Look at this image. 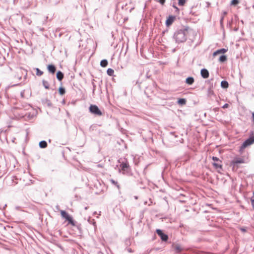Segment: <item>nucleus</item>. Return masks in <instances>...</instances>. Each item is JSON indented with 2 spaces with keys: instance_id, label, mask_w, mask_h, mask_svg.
Listing matches in <instances>:
<instances>
[{
  "instance_id": "f8f14e48",
  "label": "nucleus",
  "mask_w": 254,
  "mask_h": 254,
  "mask_svg": "<svg viewBox=\"0 0 254 254\" xmlns=\"http://www.w3.org/2000/svg\"><path fill=\"white\" fill-rule=\"evenodd\" d=\"M48 70L50 72L54 74L56 72V68L55 65L53 64H49L48 66Z\"/></svg>"
},
{
  "instance_id": "20e7f679",
  "label": "nucleus",
  "mask_w": 254,
  "mask_h": 254,
  "mask_svg": "<svg viewBox=\"0 0 254 254\" xmlns=\"http://www.w3.org/2000/svg\"><path fill=\"white\" fill-rule=\"evenodd\" d=\"M61 214L62 216L69 223L72 224V225H74L72 218L64 210H61Z\"/></svg>"
},
{
  "instance_id": "6e6552de",
  "label": "nucleus",
  "mask_w": 254,
  "mask_h": 254,
  "mask_svg": "<svg viewBox=\"0 0 254 254\" xmlns=\"http://www.w3.org/2000/svg\"><path fill=\"white\" fill-rule=\"evenodd\" d=\"M200 74L201 76L204 78H208L209 75L208 71L205 68H203L201 70Z\"/></svg>"
},
{
  "instance_id": "0eeeda50",
  "label": "nucleus",
  "mask_w": 254,
  "mask_h": 254,
  "mask_svg": "<svg viewBox=\"0 0 254 254\" xmlns=\"http://www.w3.org/2000/svg\"><path fill=\"white\" fill-rule=\"evenodd\" d=\"M175 19V16L173 15H170L168 18L167 19L166 21V25L167 26H170L173 22H174V20Z\"/></svg>"
},
{
  "instance_id": "a878e982",
  "label": "nucleus",
  "mask_w": 254,
  "mask_h": 254,
  "mask_svg": "<svg viewBox=\"0 0 254 254\" xmlns=\"http://www.w3.org/2000/svg\"><path fill=\"white\" fill-rule=\"evenodd\" d=\"M36 69L37 75L41 76L43 74V72L40 70L38 68H37Z\"/></svg>"
},
{
  "instance_id": "6ab92c4d",
  "label": "nucleus",
  "mask_w": 254,
  "mask_h": 254,
  "mask_svg": "<svg viewBox=\"0 0 254 254\" xmlns=\"http://www.w3.org/2000/svg\"><path fill=\"white\" fill-rule=\"evenodd\" d=\"M227 59V57L225 55H222L220 57L219 61L221 63H223L226 61Z\"/></svg>"
},
{
  "instance_id": "473e14b6",
  "label": "nucleus",
  "mask_w": 254,
  "mask_h": 254,
  "mask_svg": "<svg viewBox=\"0 0 254 254\" xmlns=\"http://www.w3.org/2000/svg\"><path fill=\"white\" fill-rule=\"evenodd\" d=\"M173 6V7H174L175 8L176 11H177L178 12H179V9L176 6L174 5Z\"/></svg>"
},
{
  "instance_id": "f704fd0d",
  "label": "nucleus",
  "mask_w": 254,
  "mask_h": 254,
  "mask_svg": "<svg viewBox=\"0 0 254 254\" xmlns=\"http://www.w3.org/2000/svg\"><path fill=\"white\" fill-rule=\"evenodd\" d=\"M251 203H252V205L253 206V208H254V198L253 199H251Z\"/></svg>"
},
{
  "instance_id": "b1692460",
  "label": "nucleus",
  "mask_w": 254,
  "mask_h": 254,
  "mask_svg": "<svg viewBox=\"0 0 254 254\" xmlns=\"http://www.w3.org/2000/svg\"><path fill=\"white\" fill-rule=\"evenodd\" d=\"M212 164L216 169H218V168L221 169L222 168V165H221L219 163L214 162V163H213Z\"/></svg>"
},
{
  "instance_id": "c9c22d12",
  "label": "nucleus",
  "mask_w": 254,
  "mask_h": 254,
  "mask_svg": "<svg viewBox=\"0 0 254 254\" xmlns=\"http://www.w3.org/2000/svg\"><path fill=\"white\" fill-rule=\"evenodd\" d=\"M227 14V11H223V16H225V15H226Z\"/></svg>"
},
{
  "instance_id": "4c0bfd02",
  "label": "nucleus",
  "mask_w": 254,
  "mask_h": 254,
  "mask_svg": "<svg viewBox=\"0 0 254 254\" xmlns=\"http://www.w3.org/2000/svg\"><path fill=\"white\" fill-rule=\"evenodd\" d=\"M224 16H222L221 19H220V22L222 23V21L224 19Z\"/></svg>"
},
{
  "instance_id": "412c9836",
  "label": "nucleus",
  "mask_w": 254,
  "mask_h": 254,
  "mask_svg": "<svg viewBox=\"0 0 254 254\" xmlns=\"http://www.w3.org/2000/svg\"><path fill=\"white\" fill-rule=\"evenodd\" d=\"M178 103L180 105H185L186 103V100L184 98L179 99Z\"/></svg>"
},
{
  "instance_id": "cd10ccee",
  "label": "nucleus",
  "mask_w": 254,
  "mask_h": 254,
  "mask_svg": "<svg viewBox=\"0 0 254 254\" xmlns=\"http://www.w3.org/2000/svg\"><path fill=\"white\" fill-rule=\"evenodd\" d=\"M155 1L160 3L161 4L163 5L165 2L166 0H155Z\"/></svg>"
},
{
  "instance_id": "4468645a",
  "label": "nucleus",
  "mask_w": 254,
  "mask_h": 254,
  "mask_svg": "<svg viewBox=\"0 0 254 254\" xmlns=\"http://www.w3.org/2000/svg\"><path fill=\"white\" fill-rule=\"evenodd\" d=\"M194 81V78L192 77H189L186 80V83L189 85H192Z\"/></svg>"
},
{
  "instance_id": "f03ea898",
  "label": "nucleus",
  "mask_w": 254,
  "mask_h": 254,
  "mask_svg": "<svg viewBox=\"0 0 254 254\" xmlns=\"http://www.w3.org/2000/svg\"><path fill=\"white\" fill-rule=\"evenodd\" d=\"M89 110L90 112L93 114L99 116L102 115V112L96 105H91L89 107Z\"/></svg>"
},
{
  "instance_id": "9d476101",
  "label": "nucleus",
  "mask_w": 254,
  "mask_h": 254,
  "mask_svg": "<svg viewBox=\"0 0 254 254\" xmlns=\"http://www.w3.org/2000/svg\"><path fill=\"white\" fill-rule=\"evenodd\" d=\"M227 51V49L222 48V49L218 50L216 51L215 52H214L213 54V56L214 57H215L218 54L225 53Z\"/></svg>"
},
{
  "instance_id": "1a4fd4ad",
  "label": "nucleus",
  "mask_w": 254,
  "mask_h": 254,
  "mask_svg": "<svg viewBox=\"0 0 254 254\" xmlns=\"http://www.w3.org/2000/svg\"><path fill=\"white\" fill-rule=\"evenodd\" d=\"M243 163H244V159H241V158H236V159H235L234 160H233L231 162V164L233 166V167H235L236 164H237Z\"/></svg>"
},
{
  "instance_id": "4be33fe9",
  "label": "nucleus",
  "mask_w": 254,
  "mask_h": 254,
  "mask_svg": "<svg viewBox=\"0 0 254 254\" xmlns=\"http://www.w3.org/2000/svg\"><path fill=\"white\" fill-rule=\"evenodd\" d=\"M107 73L109 76H113L114 73V70L110 68L107 69Z\"/></svg>"
},
{
  "instance_id": "58836bf2",
  "label": "nucleus",
  "mask_w": 254,
  "mask_h": 254,
  "mask_svg": "<svg viewBox=\"0 0 254 254\" xmlns=\"http://www.w3.org/2000/svg\"><path fill=\"white\" fill-rule=\"evenodd\" d=\"M88 208V207H87V206H86L84 207L85 210H87Z\"/></svg>"
},
{
  "instance_id": "c85d7f7f",
  "label": "nucleus",
  "mask_w": 254,
  "mask_h": 254,
  "mask_svg": "<svg viewBox=\"0 0 254 254\" xmlns=\"http://www.w3.org/2000/svg\"><path fill=\"white\" fill-rule=\"evenodd\" d=\"M212 160L213 161H220L219 159L218 158H217V157H214V156L212 157Z\"/></svg>"
},
{
  "instance_id": "dca6fc26",
  "label": "nucleus",
  "mask_w": 254,
  "mask_h": 254,
  "mask_svg": "<svg viewBox=\"0 0 254 254\" xmlns=\"http://www.w3.org/2000/svg\"><path fill=\"white\" fill-rule=\"evenodd\" d=\"M221 86L223 88H227L229 86L228 82L225 80L222 81L221 82Z\"/></svg>"
},
{
  "instance_id": "39448f33",
  "label": "nucleus",
  "mask_w": 254,
  "mask_h": 254,
  "mask_svg": "<svg viewBox=\"0 0 254 254\" xmlns=\"http://www.w3.org/2000/svg\"><path fill=\"white\" fill-rule=\"evenodd\" d=\"M254 142V139L251 135L249 138L246 140L241 146V149H243L247 147V146L251 145Z\"/></svg>"
},
{
  "instance_id": "9b49d317",
  "label": "nucleus",
  "mask_w": 254,
  "mask_h": 254,
  "mask_svg": "<svg viewBox=\"0 0 254 254\" xmlns=\"http://www.w3.org/2000/svg\"><path fill=\"white\" fill-rule=\"evenodd\" d=\"M173 248H174V249L176 253H181L183 250V248L179 244L174 245Z\"/></svg>"
},
{
  "instance_id": "2f4dec72",
  "label": "nucleus",
  "mask_w": 254,
  "mask_h": 254,
  "mask_svg": "<svg viewBox=\"0 0 254 254\" xmlns=\"http://www.w3.org/2000/svg\"><path fill=\"white\" fill-rule=\"evenodd\" d=\"M173 6V7H174L175 8L176 11H177L178 12H179V9L176 6L174 5Z\"/></svg>"
},
{
  "instance_id": "7ed1b4c3",
  "label": "nucleus",
  "mask_w": 254,
  "mask_h": 254,
  "mask_svg": "<svg viewBox=\"0 0 254 254\" xmlns=\"http://www.w3.org/2000/svg\"><path fill=\"white\" fill-rule=\"evenodd\" d=\"M121 169L123 171V173L124 174H128L130 172V168L128 163L127 161L125 162H123L120 165Z\"/></svg>"
},
{
  "instance_id": "c756f323",
  "label": "nucleus",
  "mask_w": 254,
  "mask_h": 254,
  "mask_svg": "<svg viewBox=\"0 0 254 254\" xmlns=\"http://www.w3.org/2000/svg\"><path fill=\"white\" fill-rule=\"evenodd\" d=\"M88 222H89L90 223H92V224L94 225H95V222L94 221V220H90V219L88 220Z\"/></svg>"
},
{
  "instance_id": "72a5a7b5",
  "label": "nucleus",
  "mask_w": 254,
  "mask_h": 254,
  "mask_svg": "<svg viewBox=\"0 0 254 254\" xmlns=\"http://www.w3.org/2000/svg\"><path fill=\"white\" fill-rule=\"evenodd\" d=\"M173 6V7H174L175 8L176 11H177L178 12H179V9L176 6L174 5Z\"/></svg>"
},
{
  "instance_id": "aec40b11",
  "label": "nucleus",
  "mask_w": 254,
  "mask_h": 254,
  "mask_svg": "<svg viewBox=\"0 0 254 254\" xmlns=\"http://www.w3.org/2000/svg\"><path fill=\"white\" fill-rule=\"evenodd\" d=\"M110 182L112 183V184L114 185L115 186H116L117 187V188H118V190H120V185L118 184V182L117 181H115V180H114L113 179H111L110 180Z\"/></svg>"
},
{
  "instance_id": "ddd939ff",
  "label": "nucleus",
  "mask_w": 254,
  "mask_h": 254,
  "mask_svg": "<svg viewBox=\"0 0 254 254\" xmlns=\"http://www.w3.org/2000/svg\"><path fill=\"white\" fill-rule=\"evenodd\" d=\"M57 78L59 81H61L64 78V74L61 71H59L57 73Z\"/></svg>"
},
{
  "instance_id": "7c9ffc66",
  "label": "nucleus",
  "mask_w": 254,
  "mask_h": 254,
  "mask_svg": "<svg viewBox=\"0 0 254 254\" xmlns=\"http://www.w3.org/2000/svg\"><path fill=\"white\" fill-rule=\"evenodd\" d=\"M228 107H229V105H228V104H227V103H226V104H225L223 106L222 108H224V109H225V108H228Z\"/></svg>"
},
{
  "instance_id": "a211bd4d",
  "label": "nucleus",
  "mask_w": 254,
  "mask_h": 254,
  "mask_svg": "<svg viewBox=\"0 0 254 254\" xmlns=\"http://www.w3.org/2000/svg\"><path fill=\"white\" fill-rule=\"evenodd\" d=\"M42 84H43V85L44 86V87L46 89H49V83L47 81H46L45 80H43Z\"/></svg>"
},
{
  "instance_id": "f257e3e1",
  "label": "nucleus",
  "mask_w": 254,
  "mask_h": 254,
  "mask_svg": "<svg viewBox=\"0 0 254 254\" xmlns=\"http://www.w3.org/2000/svg\"><path fill=\"white\" fill-rule=\"evenodd\" d=\"M189 33V28H185L180 29L175 32L174 39L177 43H183L186 41L187 36Z\"/></svg>"
},
{
  "instance_id": "e433bc0d",
  "label": "nucleus",
  "mask_w": 254,
  "mask_h": 254,
  "mask_svg": "<svg viewBox=\"0 0 254 254\" xmlns=\"http://www.w3.org/2000/svg\"><path fill=\"white\" fill-rule=\"evenodd\" d=\"M254 133V131H251V136H252V137L254 139V136H253Z\"/></svg>"
},
{
  "instance_id": "2eb2a0df",
  "label": "nucleus",
  "mask_w": 254,
  "mask_h": 254,
  "mask_svg": "<svg viewBox=\"0 0 254 254\" xmlns=\"http://www.w3.org/2000/svg\"><path fill=\"white\" fill-rule=\"evenodd\" d=\"M39 146L41 148H45L47 146V143L46 141L43 140L39 142Z\"/></svg>"
},
{
  "instance_id": "423d86ee",
  "label": "nucleus",
  "mask_w": 254,
  "mask_h": 254,
  "mask_svg": "<svg viewBox=\"0 0 254 254\" xmlns=\"http://www.w3.org/2000/svg\"><path fill=\"white\" fill-rule=\"evenodd\" d=\"M156 233L163 241H166L168 240V236L166 234L163 233L162 230L160 229H157Z\"/></svg>"
},
{
  "instance_id": "f3484780",
  "label": "nucleus",
  "mask_w": 254,
  "mask_h": 254,
  "mask_svg": "<svg viewBox=\"0 0 254 254\" xmlns=\"http://www.w3.org/2000/svg\"><path fill=\"white\" fill-rule=\"evenodd\" d=\"M108 61L107 60H103L101 61L100 62V65L102 66V67H106L108 65Z\"/></svg>"
},
{
  "instance_id": "5701e85b",
  "label": "nucleus",
  "mask_w": 254,
  "mask_h": 254,
  "mask_svg": "<svg viewBox=\"0 0 254 254\" xmlns=\"http://www.w3.org/2000/svg\"><path fill=\"white\" fill-rule=\"evenodd\" d=\"M59 93L61 95H63L65 92V89L62 87L59 88Z\"/></svg>"
},
{
  "instance_id": "393cba45",
  "label": "nucleus",
  "mask_w": 254,
  "mask_h": 254,
  "mask_svg": "<svg viewBox=\"0 0 254 254\" xmlns=\"http://www.w3.org/2000/svg\"><path fill=\"white\" fill-rule=\"evenodd\" d=\"M186 0H178V4L180 6H183L185 5Z\"/></svg>"
},
{
  "instance_id": "bb28decb",
  "label": "nucleus",
  "mask_w": 254,
  "mask_h": 254,
  "mask_svg": "<svg viewBox=\"0 0 254 254\" xmlns=\"http://www.w3.org/2000/svg\"><path fill=\"white\" fill-rule=\"evenodd\" d=\"M239 3V1L238 0H232L231 2V4L232 5H236Z\"/></svg>"
}]
</instances>
